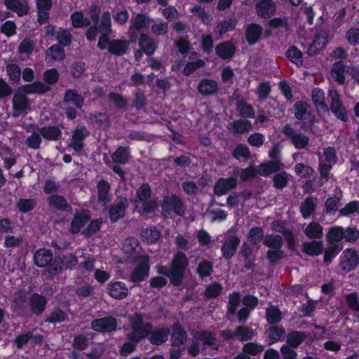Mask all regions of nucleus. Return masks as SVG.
Returning <instances> with one entry per match:
<instances>
[{
    "label": "nucleus",
    "mask_w": 359,
    "mask_h": 359,
    "mask_svg": "<svg viewBox=\"0 0 359 359\" xmlns=\"http://www.w3.org/2000/svg\"><path fill=\"white\" fill-rule=\"evenodd\" d=\"M236 110L239 116L243 118H253L255 115L252 105L248 104L245 100H241L236 103Z\"/></svg>",
    "instance_id": "51"
},
{
    "label": "nucleus",
    "mask_w": 359,
    "mask_h": 359,
    "mask_svg": "<svg viewBox=\"0 0 359 359\" xmlns=\"http://www.w3.org/2000/svg\"><path fill=\"white\" fill-rule=\"evenodd\" d=\"M170 334V328L167 325L152 327L148 341L155 346H161L166 343Z\"/></svg>",
    "instance_id": "12"
},
{
    "label": "nucleus",
    "mask_w": 359,
    "mask_h": 359,
    "mask_svg": "<svg viewBox=\"0 0 359 359\" xmlns=\"http://www.w3.org/2000/svg\"><path fill=\"white\" fill-rule=\"evenodd\" d=\"M128 206L129 202L126 197L118 198V201L110 205L108 210L110 222L115 223L119 219L124 218Z\"/></svg>",
    "instance_id": "8"
},
{
    "label": "nucleus",
    "mask_w": 359,
    "mask_h": 359,
    "mask_svg": "<svg viewBox=\"0 0 359 359\" xmlns=\"http://www.w3.org/2000/svg\"><path fill=\"white\" fill-rule=\"evenodd\" d=\"M293 109L295 118L299 121H306L307 117L311 114L310 105L304 101L296 102Z\"/></svg>",
    "instance_id": "40"
},
{
    "label": "nucleus",
    "mask_w": 359,
    "mask_h": 359,
    "mask_svg": "<svg viewBox=\"0 0 359 359\" xmlns=\"http://www.w3.org/2000/svg\"><path fill=\"white\" fill-rule=\"evenodd\" d=\"M97 188L98 201L104 203H109L111 201V196H109L110 184L109 182L100 180L97 184Z\"/></svg>",
    "instance_id": "45"
},
{
    "label": "nucleus",
    "mask_w": 359,
    "mask_h": 359,
    "mask_svg": "<svg viewBox=\"0 0 359 359\" xmlns=\"http://www.w3.org/2000/svg\"><path fill=\"white\" fill-rule=\"evenodd\" d=\"M89 135V132L85 126L76 128L72 132V140L69 147L76 152H81L83 149V140Z\"/></svg>",
    "instance_id": "21"
},
{
    "label": "nucleus",
    "mask_w": 359,
    "mask_h": 359,
    "mask_svg": "<svg viewBox=\"0 0 359 359\" xmlns=\"http://www.w3.org/2000/svg\"><path fill=\"white\" fill-rule=\"evenodd\" d=\"M129 43L123 39H112L108 48V52L115 56H123L128 49Z\"/></svg>",
    "instance_id": "36"
},
{
    "label": "nucleus",
    "mask_w": 359,
    "mask_h": 359,
    "mask_svg": "<svg viewBox=\"0 0 359 359\" xmlns=\"http://www.w3.org/2000/svg\"><path fill=\"white\" fill-rule=\"evenodd\" d=\"M285 330L282 326L272 325L266 330L264 335L269 345L274 344L283 341L285 336Z\"/></svg>",
    "instance_id": "24"
},
{
    "label": "nucleus",
    "mask_w": 359,
    "mask_h": 359,
    "mask_svg": "<svg viewBox=\"0 0 359 359\" xmlns=\"http://www.w3.org/2000/svg\"><path fill=\"white\" fill-rule=\"evenodd\" d=\"M345 65L341 61L333 64L331 74L334 80L339 84H344L345 82Z\"/></svg>",
    "instance_id": "53"
},
{
    "label": "nucleus",
    "mask_w": 359,
    "mask_h": 359,
    "mask_svg": "<svg viewBox=\"0 0 359 359\" xmlns=\"http://www.w3.org/2000/svg\"><path fill=\"white\" fill-rule=\"evenodd\" d=\"M188 266L189 259L185 253L177 251L174 254L170 266L158 265L156 272L168 277L172 285L179 287L183 282Z\"/></svg>",
    "instance_id": "1"
},
{
    "label": "nucleus",
    "mask_w": 359,
    "mask_h": 359,
    "mask_svg": "<svg viewBox=\"0 0 359 359\" xmlns=\"http://www.w3.org/2000/svg\"><path fill=\"white\" fill-rule=\"evenodd\" d=\"M194 339L202 342L204 346H210L215 350H217L219 348L216 334L213 332L205 330L196 331L194 335Z\"/></svg>",
    "instance_id": "22"
},
{
    "label": "nucleus",
    "mask_w": 359,
    "mask_h": 359,
    "mask_svg": "<svg viewBox=\"0 0 359 359\" xmlns=\"http://www.w3.org/2000/svg\"><path fill=\"white\" fill-rule=\"evenodd\" d=\"M151 23L153 24L151 25V30L155 36H163L168 34L169 27L167 22L161 18H158Z\"/></svg>",
    "instance_id": "58"
},
{
    "label": "nucleus",
    "mask_w": 359,
    "mask_h": 359,
    "mask_svg": "<svg viewBox=\"0 0 359 359\" xmlns=\"http://www.w3.org/2000/svg\"><path fill=\"white\" fill-rule=\"evenodd\" d=\"M258 175L267 177L276 174L285 168L281 161H267L260 163L258 166Z\"/></svg>",
    "instance_id": "23"
},
{
    "label": "nucleus",
    "mask_w": 359,
    "mask_h": 359,
    "mask_svg": "<svg viewBox=\"0 0 359 359\" xmlns=\"http://www.w3.org/2000/svg\"><path fill=\"white\" fill-rule=\"evenodd\" d=\"M149 259L145 257L136 265L130 273V281L135 284L143 282L149 276Z\"/></svg>",
    "instance_id": "13"
},
{
    "label": "nucleus",
    "mask_w": 359,
    "mask_h": 359,
    "mask_svg": "<svg viewBox=\"0 0 359 359\" xmlns=\"http://www.w3.org/2000/svg\"><path fill=\"white\" fill-rule=\"evenodd\" d=\"M263 33V27L257 23L249 24L245 29V39L249 45L257 43L261 39Z\"/></svg>",
    "instance_id": "28"
},
{
    "label": "nucleus",
    "mask_w": 359,
    "mask_h": 359,
    "mask_svg": "<svg viewBox=\"0 0 359 359\" xmlns=\"http://www.w3.org/2000/svg\"><path fill=\"white\" fill-rule=\"evenodd\" d=\"M323 250L324 246L321 241L313 240L302 243V252L311 257L319 256L323 253Z\"/></svg>",
    "instance_id": "31"
},
{
    "label": "nucleus",
    "mask_w": 359,
    "mask_h": 359,
    "mask_svg": "<svg viewBox=\"0 0 359 359\" xmlns=\"http://www.w3.org/2000/svg\"><path fill=\"white\" fill-rule=\"evenodd\" d=\"M197 90L203 95H212L217 92L218 83L212 79H202L198 84Z\"/></svg>",
    "instance_id": "30"
},
{
    "label": "nucleus",
    "mask_w": 359,
    "mask_h": 359,
    "mask_svg": "<svg viewBox=\"0 0 359 359\" xmlns=\"http://www.w3.org/2000/svg\"><path fill=\"white\" fill-rule=\"evenodd\" d=\"M31 127L37 128L41 135L46 140L57 141L62 137V131L60 128L56 126H48L39 128L36 125L32 124Z\"/></svg>",
    "instance_id": "25"
},
{
    "label": "nucleus",
    "mask_w": 359,
    "mask_h": 359,
    "mask_svg": "<svg viewBox=\"0 0 359 359\" xmlns=\"http://www.w3.org/2000/svg\"><path fill=\"white\" fill-rule=\"evenodd\" d=\"M212 271V263L206 259L199 262L196 268V273L198 274L201 279L210 276Z\"/></svg>",
    "instance_id": "61"
},
{
    "label": "nucleus",
    "mask_w": 359,
    "mask_h": 359,
    "mask_svg": "<svg viewBox=\"0 0 359 359\" xmlns=\"http://www.w3.org/2000/svg\"><path fill=\"white\" fill-rule=\"evenodd\" d=\"M252 124L250 121L238 119L230 123L227 128L232 134H243L248 132Z\"/></svg>",
    "instance_id": "39"
},
{
    "label": "nucleus",
    "mask_w": 359,
    "mask_h": 359,
    "mask_svg": "<svg viewBox=\"0 0 359 359\" xmlns=\"http://www.w3.org/2000/svg\"><path fill=\"white\" fill-rule=\"evenodd\" d=\"M285 55L292 63L297 67H301L303 65V53L297 46H290L287 50Z\"/></svg>",
    "instance_id": "48"
},
{
    "label": "nucleus",
    "mask_w": 359,
    "mask_h": 359,
    "mask_svg": "<svg viewBox=\"0 0 359 359\" xmlns=\"http://www.w3.org/2000/svg\"><path fill=\"white\" fill-rule=\"evenodd\" d=\"M126 338L128 341L123 343L120 348V353L123 356L132 353L140 343L129 333L126 334Z\"/></svg>",
    "instance_id": "59"
},
{
    "label": "nucleus",
    "mask_w": 359,
    "mask_h": 359,
    "mask_svg": "<svg viewBox=\"0 0 359 359\" xmlns=\"http://www.w3.org/2000/svg\"><path fill=\"white\" fill-rule=\"evenodd\" d=\"M36 205L34 198H20L16 203V207L22 213H27L32 211Z\"/></svg>",
    "instance_id": "64"
},
{
    "label": "nucleus",
    "mask_w": 359,
    "mask_h": 359,
    "mask_svg": "<svg viewBox=\"0 0 359 359\" xmlns=\"http://www.w3.org/2000/svg\"><path fill=\"white\" fill-rule=\"evenodd\" d=\"M152 22H154V19L150 18L147 14L142 13H138L135 17L132 18L128 30L130 39L132 41H135L138 32L144 29H148Z\"/></svg>",
    "instance_id": "6"
},
{
    "label": "nucleus",
    "mask_w": 359,
    "mask_h": 359,
    "mask_svg": "<svg viewBox=\"0 0 359 359\" xmlns=\"http://www.w3.org/2000/svg\"><path fill=\"white\" fill-rule=\"evenodd\" d=\"M223 290L222 285L217 282L208 285L203 292V295L208 299L219 297Z\"/></svg>",
    "instance_id": "62"
},
{
    "label": "nucleus",
    "mask_w": 359,
    "mask_h": 359,
    "mask_svg": "<svg viewBox=\"0 0 359 359\" xmlns=\"http://www.w3.org/2000/svg\"><path fill=\"white\" fill-rule=\"evenodd\" d=\"M236 52V47L231 41H224L215 47V53L221 59L229 60L232 58Z\"/></svg>",
    "instance_id": "27"
},
{
    "label": "nucleus",
    "mask_w": 359,
    "mask_h": 359,
    "mask_svg": "<svg viewBox=\"0 0 359 359\" xmlns=\"http://www.w3.org/2000/svg\"><path fill=\"white\" fill-rule=\"evenodd\" d=\"M263 243L270 249L279 250L283 248V237L278 234H267L263 240Z\"/></svg>",
    "instance_id": "52"
},
{
    "label": "nucleus",
    "mask_w": 359,
    "mask_h": 359,
    "mask_svg": "<svg viewBox=\"0 0 359 359\" xmlns=\"http://www.w3.org/2000/svg\"><path fill=\"white\" fill-rule=\"evenodd\" d=\"M111 157L114 163L126 165L130 157V149L129 147L118 146Z\"/></svg>",
    "instance_id": "37"
},
{
    "label": "nucleus",
    "mask_w": 359,
    "mask_h": 359,
    "mask_svg": "<svg viewBox=\"0 0 359 359\" xmlns=\"http://www.w3.org/2000/svg\"><path fill=\"white\" fill-rule=\"evenodd\" d=\"M140 235L141 240L147 244L156 243L161 237L160 231L155 226L143 229Z\"/></svg>",
    "instance_id": "41"
},
{
    "label": "nucleus",
    "mask_w": 359,
    "mask_h": 359,
    "mask_svg": "<svg viewBox=\"0 0 359 359\" xmlns=\"http://www.w3.org/2000/svg\"><path fill=\"white\" fill-rule=\"evenodd\" d=\"M290 175L285 170H280L273 176V187L278 190H283L288 184Z\"/></svg>",
    "instance_id": "47"
},
{
    "label": "nucleus",
    "mask_w": 359,
    "mask_h": 359,
    "mask_svg": "<svg viewBox=\"0 0 359 359\" xmlns=\"http://www.w3.org/2000/svg\"><path fill=\"white\" fill-rule=\"evenodd\" d=\"M90 214L88 210L81 208L76 210L71 221L69 231L72 234H77L88 223Z\"/></svg>",
    "instance_id": "9"
},
{
    "label": "nucleus",
    "mask_w": 359,
    "mask_h": 359,
    "mask_svg": "<svg viewBox=\"0 0 359 359\" xmlns=\"http://www.w3.org/2000/svg\"><path fill=\"white\" fill-rule=\"evenodd\" d=\"M90 328L97 332H114L118 328L117 320L113 316L95 318L90 322Z\"/></svg>",
    "instance_id": "7"
},
{
    "label": "nucleus",
    "mask_w": 359,
    "mask_h": 359,
    "mask_svg": "<svg viewBox=\"0 0 359 359\" xmlns=\"http://www.w3.org/2000/svg\"><path fill=\"white\" fill-rule=\"evenodd\" d=\"M47 299L37 292L32 293L29 299V306L32 313L37 316H41L46 309Z\"/></svg>",
    "instance_id": "19"
},
{
    "label": "nucleus",
    "mask_w": 359,
    "mask_h": 359,
    "mask_svg": "<svg viewBox=\"0 0 359 359\" xmlns=\"http://www.w3.org/2000/svg\"><path fill=\"white\" fill-rule=\"evenodd\" d=\"M255 9L259 17L268 19L276 13V5L273 0H262L256 4Z\"/></svg>",
    "instance_id": "26"
},
{
    "label": "nucleus",
    "mask_w": 359,
    "mask_h": 359,
    "mask_svg": "<svg viewBox=\"0 0 359 359\" xmlns=\"http://www.w3.org/2000/svg\"><path fill=\"white\" fill-rule=\"evenodd\" d=\"M236 338L241 341H248L255 337L254 330L249 326L241 325L236 328Z\"/></svg>",
    "instance_id": "57"
},
{
    "label": "nucleus",
    "mask_w": 359,
    "mask_h": 359,
    "mask_svg": "<svg viewBox=\"0 0 359 359\" xmlns=\"http://www.w3.org/2000/svg\"><path fill=\"white\" fill-rule=\"evenodd\" d=\"M161 209L164 218L170 217L172 212L178 216L183 217L186 212L184 201L175 194L163 196Z\"/></svg>",
    "instance_id": "3"
},
{
    "label": "nucleus",
    "mask_w": 359,
    "mask_h": 359,
    "mask_svg": "<svg viewBox=\"0 0 359 359\" xmlns=\"http://www.w3.org/2000/svg\"><path fill=\"white\" fill-rule=\"evenodd\" d=\"M237 185L238 179L236 176H231L228 178L220 177L214 185V194L217 196H223L235 189Z\"/></svg>",
    "instance_id": "15"
},
{
    "label": "nucleus",
    "mask_w": 359,
    "mask_h": 359,
    "mask_svg": "<svg viewBox=\"0 0 359 359\" xmlns=\"http://www.w3.org/2000/svg\"><path fill=\"white\" fill-rule=\"evenodd\" d=\"M34 263L39 268L47 267L45 271L46 275L48 278V270L55 263V257L53 258V252L50 250L46 248H40L34 254Z\"/></svg>",
    "instance_id": "10"
},
{
    "label": "nucleus",
    "mask_w": 359,
    "mask_h": 359,
    "mask_svg": "<svg viewBox=\"0 0 359 359\" xmlns=\"http://www.w3.org/2000/svg\"><path fill=\"white\" fill-rule=\"evenodd\" d=\"M247 238L252 244L257 245L265 238L264 229L260 226H253L250 229Z\"/></svg>",
    "instance_id": "60"
},
{
    "label": "nucleus",
    "mask_w": 359,
    "mask_h": 359,
    "mask_svg": "<svg viewBox=\"0 0 359 359\" xmlns=\"http://www.w3.org/2000/svg\"><path fill=\"white\" fill-rule=\"evenodd\" d=\"M65 102H73L78 109H81L84 103V97L75 89H68L64 95Z\"/></svg>",
    "instance_id": "44"
},
{
    "label": "nucleus",
    "mask_w": 359,
    "mask_h": 359,
    "mask_svg": "<svg viewBox=\"0 0 359 359\" xmlns=\"http://www.w3.org/2000/svg\"><path fill=\"white\" fill-rule=\"evenodd\" d=\"M359 264L358 255L355 250L347 248L341 257V269L346 272L354 270Z\"/></svg>",
    "instance_id": "14"
},
{
    "label": "nucleus",
    "mask_w": 359,
    "mask_h": 359,
    "mask_svg": "<svg viewBox=\"0 0 359 359\" xmlns=\"http://www.w3.org/2000/svg\"><path fill=\"white\" fill-rule=\"evenodd\" d=\"M6 7L18 14V16H23L28 14L29 8L26 4H23L20 0H4Z\"/></svg>",
    "instance_id": "43"
},
{
    "label": "nucleus",
    "mask_w": 359,
    "mask_h": 359,
    "mask_svg": "<svg viewBox=\"0 0 359 359\" xmlns=\"http://www.w3.org/2000/svg\"><path fill=\"white\" fill-rule=\"evenodd\" d=\"M6 71L10 81L15 83H19L22 72L18 64H8L6 66Z\"/></svg>",
    "instance_id": "63"
},
{
    "label": "nucleus",
    "mask_w": 359,
    "mask_h": 359,
    "mask_svg": "<svg viewBox=\"0 0 359 359\" xmlns=\"http://www.w3.org/2000/svg\"><path fill=\"white\" fill-rule=\"evenodd\" d=\"M102 223L103 221L102 218L90 219L87 226L82 230L81 234L86 238H90L100 230Z\"/></svg>",
    "instance_id": "46"
},
{
    "label": "nucleus",
    "mask_w": 359,
    "mask_h": 359,
    "mask_svg": "<svg viewBox=\"0 0 359 359\" xmlns=\"http://www.w3.org/2000/svg\"><path fill=\"white\" fill-rule=\"evenodd\" d=\"M344 228L342 226H331L325 236L328 245H337L341 242L344 238Z\"/></svg>",
    "instance_id": "35"
},
{
    "label": "nucleus",
    "mask_w": 359,
    "mask_h": 359,
    "mask_svg": "<svg viewBox=\"0 0 359 359\" xmlns=\"http://www.w3.org/2000/svg\"><path fill=\"white\" fill-rule=\"evenodd\" d=\"M68 318L67 314L59 307H55L45 318V322L52 324L60 323Z\"/></svg>",
    "instance_id": "50"
},
{
    "label": "nucleus",
    "mask_w": 359,
    "mask_h": 359,
    "mask_svg": "<svg viewBox=\"0 0 359 359\" xmlns=\"http://www.w3.org/2000/svg\"><path fill=\"white\" fill-rule=\"evenodd\" d=\"M145 314L142 312H135L128 317L131 332L129 334L140 343L144 339H149L153 325L144 321Z\"/></svg>",
    "instance_id": "2"
},
{
    "label": "nucleus",
    "mask_w": 359,
    "mask_h": 359,
    "mask_svg": "<svg viewBox=\"0 0 359 359\" xmlns=\"http://www.w3.org/2000/svg\"><path fill=\"white\" fill-rule=\"evenodd\" d=\"M328 43V34L321 31L316 34L313 42L309 45L307 53L309 56H316L323 50Z\"/></svg>",
    "instance_id": "17"
},
{
    "label": "nucleus",
    "mask_w": 359,
    "mask_h": 359,
    "mask_svg": "<svg viewBox=\"0 0 359 359\" xmlns=\"http://www.w3.org/2000/svg\"><path fill=\"white\" fill-rule=\"evenodd\" d=\"M48 201L50 208L60 211L70 212L72 209L66 198L62 195L53 194L48 198Z\"/></svg>",
    "instance_id": "34"
},
{
    "label": "nucleus",
    "mask_w": 359,
    "mask_h": 359,
    "mask_svg": "<svg viewBox=\"0 0 359 359\" xmlns=\"http://www.w3.org/2000/svg\"><path fill=\"white\" fill-rule=\"evenodd\" d=\"M27 94L16 93L13 97V109L14 117L20 116L22 113H26L30 109V102Z\"/></svg>",
    "instance_id": "16"
},
{
    "label": "nucleus",
    "mask_w": 359,
    "mask_h": 359,
    "mask_svg": "<svg viewBox=\"0 0 359 359\" xmlns=\"http://www.w3.org/2000/svg\"><path fill=\"white\" fill-rule=\"evenodd\" d=\"M70 20L74 28H81L90 25V21L85 18L82 11H74L71 14Z\"/></svg>",
    "instance_id": "55"
},
{
    "label": "nucleus",
    "mask_w": 359,
    "mask_h": 359,
    "mask_svg": "<svg viewBox=\"0 0 359 359\" xmlns=\"http://www.w3.org/2000/svg\"><path fill=\"white\" fill-rule=\"evenodd\" d=\"M328 96L331 100L329 110L339 120L343 122L348 121V111L344 105L340 95L336 90H329Z\"/></svg>",
    "instance_id": "5"
},
{
    "label": "nucleus",
    "mask_w": 359,
    "mask_h": 359,
    "mask_svg": "<svg viewBox=\"0 0 359 359\" xmlns=\"http://www.w3.org/2000/svg\"><path fill=\"white\" fill-rule=\"evenodd\" d=\"M304 233L308 238L320 239L323 236V229L318 222H311L304 229Z\"/></svg>",
    "instance_id": "42"
},
{
    "label": "nucleus",
    "mask_w": 359,
    "mask_h": 359,
    "mask_svg": "<svg viewBox=\"0 0 359 359\" xmlns=\"http://www.w3.org/2000/svg\"><path fill=\"white\" fill-rule=\"evenodd\" d=\"M138 45L148 56L152 55L157 49V44L155 41L145 33L140 34Z\"/></svg>",
    "instance_id": "32"
},
{
    "label": "nucleus",
    "mask_w": 359,
    "mask_h": 359,
    "mask_svg": "<svg viewBox=\"0 0 359 359\" xmlns=\"http://www.w3.org/2000/svg\"><path fill=\"white\" fill-rule=\"evenodd\" d=\"M309 336V333L303 331L291 330L287 334V345L292 348L299 347Z\"/></svg>",
    "instance_id": "33"
},
{
    "label": "nucleus",
    "mask_w": 359,
    "mask_h": 359,
    "mask_svg": "<svg viewBox=\"0 0 359 359\" xmlns=\"http://www.w3.org/2000/svg\"><path fill=\"white\" fill-rule=\"evenodd\" d=\"M240 243L238 236L236 235L229 236L221 247L222 257L226 260L231 259L236 254Z\"/></svg>",
    "instance_id": "20"
},
{
    "label": "nucleus",
    "mask_w": 359,
    "mask_h": 359,
    "mask_svg": "<svg viewBox=\"0 0 359 359\" xmlns=\"http://www.w3.org/2000/svg\"><path fill=\"white\" fill-rule=\"evenodd\" d=\"M78 264L77 257L72 252L55 257V263L51 268L48 270V278L53 279L56 276L60 274L63 271V266L66 269H72Z\"/></svg>",
    "instance_id": "4"
},
{
    "label": "nucleus",
    "mask_w": 359,
    "mask_h": 359,
    "mask_svg": "<svg viewBox=\"0 0 359 359\" xmlns=\"http://www.w3.org/2000/svg\"><path fill=\"white\" fill-rule=\"evenodd\" d=\"M311 100L313 104L318 109L325 112L329 111V107L325 102V93L320 88H315L311 92Z\"/></svg>",
    "instance_id": "38"
},
{
    "label": "nucleus",
    "mask_w": 359,
    "mask_h": 359,
    "mask_svg": "<svg viewBox=\"0 0 359 359\" xmlns=\"http://www.w3.org/2000/svg\"><path fill=\"white\" fill-rule=\"evenodd\" d=\"M266 319L268 323L271 325L280 323L283 319L280 310L275 306L269 307L266 311Z\"/></svg>",
    "instance_id": "56"
},
{
    "label": "nucleus",
    "mask_w": 359,
    "mask_h": 359,
    "mask_svg": "<svg viewBox=\"0 0 359 359\" xmlns=\"http://www.w3.org/2000/svg\"><path fill=\"white\" fill-rule=\"evenodd\" d=\"M316 205L314 203L312 197H306L301 203L299 209L302 216L304 218H309L316 210Z\"/></svg>",
    "instance_id": "54"
},
{
    "label": "nucleus",
    "mask_w": 359,
    "mask_h": 359,
    "mask_svg": "<svg viewBox=\"0 0 359 359\" xmlns=\"http://www.w3.org/2000/svg\"><path fill=\"white\" fill-rule=\"evenodd\" d=\"M107 294L115 299H123L129 293L126 284L121 281L109 282L107 285Z\"/></svg>",
    "instance_id": "18"
},
{
    "label": "nucleus",
    "mask_w": 359,
    "mask_h": 359,
    "mask_svg": "<svg viewBox=\"0 0 359 359\" xmlns=\"http://www.w3.org/2000/svg\"><path fill=\"white\" fill-rule=\"evenodd\" d=\"M170 335L171 346L173 348L182 347L187 341V332L183 325L179 322L174 323L172 325Z\"/></svg>",
    "instance_id": "11"
},
{
    "label": "nucleus",
    "mask_w": 359,
    "mask_h": 359,
    "mask_svg": "<svg viewBox=\"0 0 359 359\" xmlns=\"http://www.w3.org/2000/svg\"><path fill=\"white\" fill-rule=\"evenodd\" d=\"M237 25V20L232 17L230 19L224 20L217 23L215 32L219 35H223L229 32L233 31Z\"/></svg>",
    "instance_id": "49"
},
{
    "label": "nucleus",
    "mask_w": 359,
    "mask_h": 359,
    "mask_svg": "<svg viewBox=\"0 0 359 359\" xmlns=\"http://www.w3.org/2000/svg\"><path fill=\"white\" fill-rule=\"evenodd\" d=\"M51 88L49 86L39 81L25 84L20 88V90L27 95H43L49 92Z\"/></svg>",
    "instance_id": "29"
}]
</instances>
